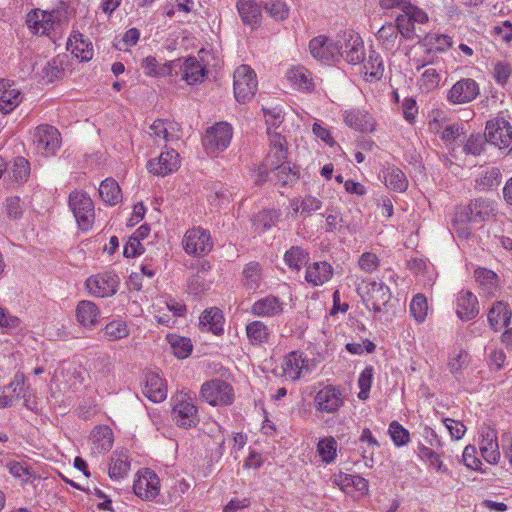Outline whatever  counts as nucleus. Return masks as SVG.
I'll return each instance as SVG.
<instances>
[{"label": "nucleus", "mask_w": 512, "mask_h": 512, "mask_svg": "<svg viewBox=\"0 0 512 512\" xmlns=\"http://www.w3.org/2000/svg\"><path fill=\"white\" fill-rule=\"evenodd\" d=\"M0 89H3L0 96V111L8 114L21 103V92L16 88H12V84L4 79L0 80Z\"/></svg>", "instance_id": "30"}, {"label": "nucleus", "mask_w": 512, "mask_h": 512, "mask_svg": "<svg viewBox=\"0 0 512 512\" xmlns=\"http://www.w3.org/2000/svg\"><path fill=\"white\" fill-rule=\"evenodd\" d=\"M332 276V265L326 261H320L307 266L305 280L313 286H320L328 282Z\"/></svg>", "instance_id": "23"}, {"label": "nucleus", "mask_w": 512, "mask_h": 512, "mask_svg": "<svg viewBox=\"0 0 512 512\" xmlns=\"http://www.w3.org/2000/svg\"><path fill=\"white\" fill-rule=\"evenodd\" d=\"M99 195L104 202L110 205H115L122 199L121 189L118 183L112 178H107L101 182Z\"/></svg>", "instance_id": "39"}, {"label": "nucleus", "mask_w": 512, "mask_h": 512, "mask_svg": "<svg viewBox=\"0 0 512 512\" xmlns=\"http://www.w3.org/2000/svg\"><path fill=\"white\" fill-rule=\"evenodd\" d=\"M469 363V354L460 349L457 352H454L448 359V369L449 371L458 379L459 375L462 374V371L467 367Z\"/></svg>", "instance_id": "44"}, {"label": "nucleus", "mask_w": 512, "mask_h": 512, "mask_svg": "<svg viewBox=\"0 0 512 512\" xmlns=\"http://www.w3.org/2000/svg\"><path fill=\"white\" fill-rule=\"evenodd\" d=\"M486 142L502 149L511 146L512 150V126L504 118L490 120L485 128Z\"/></svg>", "instance_id": "8"}, {"label": "nucleus", "mask_w": 512, "mask_h": 512, "mask_svg": "<svg viewBox=\"0 0 512 512\" xmlns=\"http://www.w3.org/2000/svg\"><path fill=\"white\" fill-rule=\"evenodd\" d=\"M172 418L179 427H195L198 422V409L187 394L177 397L172 409Z\"/></svg>", "instance_id": "10"}, {"label": "nucleus", "mask_w": 512, "mask_h": 512, "mask_svg": "<svg viewBox=\"0 0 512 512\" xmlns=\"http://www.w3.org/2000/svg\"><path fill=\"white\" fill-rule=\"evenodd\" d=\"M309 253L300 246H292L284 255L285 263L296 271L307 264Z\"/></svg>", "instance_id": "41"}, {"label": "nucleus", "mask_w": 512, "mask_h": 512, "mask_svg": "<svg viewBox=\"0 0 512 512\" xmlns=\"http://www.w3.org/2000/svg\"><path fill=\"white\" fill-rule=\"evenodd\" d=\"M511 316L512 312L508 305L502 301H497L488 312V322L494 331H498L502 327L509 326Z\"/></svg>", "instance_id": "31"}, {"label": "nucleus", "mask_w": 512, "mask_h": 512, "mask_svg": "<svg viewBox=\"0 0 512 512\" xmlns=\"http://www.w3.org/2000/svg\"><path fill=\"white\" fill-rule=\"evenodd\" d=\"M359 441L368 444L370 447V450H362V456L365 460V465L372 467L374 462L373 455L375 450L380 447V444L368 428L363 429Z\"/></svg>", "instance_id": "45"}, {"label": "nucleus", "mask_w": 512, "mask_h": 512, "mask_svg": "<svg viewBox=\"0 0 512 512\" xmlns=\"http://www.w3.org/2000/svg\"><path fill=\"white\" fill-rule=\"evenodd\" d=\"M262 282V267L258 262L246 264L243 270V285L247 290H257Z\"/></svg>", "instance_id": "37"}, {"label": "nucleus", "mask_w": 512, "mask_h": 512, "mask_svg": "<svg viewBox=\"0 0 512 512\" xmlns=\"http://www.w3.org/2000/svg\"><path fill=\"white\" fill-rule=\"evenodd\" d=\"M232 137V126L227 122H217L206 130L202 144L207 154L215 155L228 148Z\"/></svg>", "instance_id": "3"}, {"label": "nucleus", "mask_w": 512, "mask_h": 512, "mask_svg": "<svg viewBox=\"0 0 512 512\" xmlns=\"http://www.w3.org/2000/svg\"><path fill=\"white\" fill-rule=\"evenodd\" d=\"M485 135H471L466 144L464 145V151L468 154L472 155H480L483 151V146L485 144Z\"/></svg>", "instance_id": "63"}, {"label": "nucleus", "mask_w": 512, "mask_h": 512, "mask_svg": "<svg viewBox=\"0 0 512 512\" xmlns=\"http://www.w3.org/2000/svg\"><path fill=\"white\" fill-rule=\"evenodd\" d=\"M33 142L41 154L45 156H52L55 155L56 151L60 148V133L51 125H39L35 129Z\"/></svg>", "instance_id": "9"}, {"label": "nucleus", "mask_w": 512, "mask_h": 512, "mask_svg": "<svg viewBox=\"0 0 512 512\" xmlns=\"http://www.w3.org/2000/svg\"><path fill=\"white\" fill-rule=\"evenodd\" d=\"M298 202V200L293 201V209L296 213L300 211L301 215L304 217L310 216L313 212L321 209L322 207V201L311 195L305 196L300 203Z\"/></svg>", "instance_id": "47"}, {"label": "nucleus", "mask_w": 512, "mask_h": 512, "mask_svg": "<svg viewBox=\"0 0 512 512\" xmlns=\"http://www.w3.org/2000/svg\"><path fill=\"white\" fill-rule=\"evenodd\" d=\"M284 306L285 303L279 297L270 294L255 301L251 313L257 317L273 318L283 313Z\"/></svg>", "instance_id": "18"}, {"label": "nucleus", "mask_w": 512, "mask_h": 512, "mask_svg": "<svg viewBox=\"0 0 512 512\" xmlns=\"http://www.w3.org/2000/svg\"><path fill=\"white\" fill-rule=\"evenodd\" d=\"M206 66H185L182 78L190 85L202 82L207 75Z\"/></svg>", "instance_id": "59"}, {"label": "nucleus", "mask_w": 512, "mask_h": 512, "mask_svg": "<svg viewBox=\"0 0 512 512\" xmlns=\"http://www.w3.org/2000/svg\"><path fill=\"white\" fill-rule=\"evenodd\" d=\"M266 124L270 127L277 128L283 121L282 109L279 107L263 108Z\"/></svg>", "instance_id": "64"}, {"label": "nucleus", "mask_w": 512, "mask_h": 512, "mask_svg": "<svg viewBox=\"0 0 512 512\" xmlns=\"http://www.w3.org/2000/svg\"><path fill=\"white\" fill-rule=\"evenodd\" d=\"M200 396L212 406H228L234 401V390L226 381L213 379L202 384Z\"/></svg>", "instance_id": "5"}, {"label": "nucleus", "mask_w": 512, "mask_h": 512, "mask_svg": "<svg viewBox=\"0 0 512 512\" xmlns=\"http://www.w3.org/2000/svg\"><path fill=\"white\" fill-rule=\"evenodd\" d=\"M224 317L222 311L217 307L205 309L200 318L199 326L202 331L212 332L215 335L223 333Z\"/></svg>", "instance_id": "24"}, {"label": "nucleus", "mask_w": 512, "mask_h": 512, "mask_svg": "<svg viewBox=\"0 0 512 512\" xmlns=\"http://www.w3.org/2000/svg\"><path fill=\"white\" fill-rule=\"evenodd\" d=\"M246 335L252 345H262L269 341L271 331L264 322L255 320L247 324Z\"/></svg>", "instance_id": "36"}, {"label": "nucleus", "mask_w": 512, "mask_h": 512, "mask_svg": "<svg viewBox=\"0 0 512 512\" xmlns=\"http://www.w3.org/2000/svg\"><path fill=\"white\" fill-rule=\"evenodd\" d=\"M273 176L270 181L281 187L293 185L299 179V170L290 162L282 163V165L271 170Z\"/></svg>", "instance_id": "32"}, {"label": "nucleus", "mask_w": 512, "mask_h": 512, "mask_svg": "<svg viewBox=\"0 0 512 512\" xmlns=\"http://www.w3.org/2000/svg\"><path fill=\"white\" fill-rule=\"evenodd\" d=\"M470 202L471 207L474 209L477 222H485L489 218L495 217L498 213L497 204L493 200L479 197Z\"/></svg>", "instance_id": "35"}, {"label": "nucleus", "mask_w": 512, "mask_h": 512, "mask_svg": "<svg viewBox=\"0 0 512 512\" xmlns=\"http://www.w3.org/2000/svg\"><path fill=\"white\" fill-rule=\"evenodd\" d=\"M130 469V463L127 458L112 459V464L109 467V477L112 480H119L124 478Z\"/></svg>", "instance_id": "58"}, {"label": "nucleus", "mask_w": 512, "mask_h": 512, "mask_svg": "<svg viewBox=\"0 0 512 512\" xmlns=\"http://www.w3.org/2000/svg\"><path fill=\"white\" fill-rule=\"evenodd\" d=\"M180 127L178 123L157 119L149 127V137L152 138L157 146L165 145L168 142L179 140Z\"/></svg>", "instance_id": "15"}, {"label": "nucleus", "mask_w": 512, "mask_h": 512, "mask_svg": "<svg viewBox=\"0 0 512 512\" xmlns=\"http://www.w3.org/2000/svg\"><path fill=\"white\" fill-rule=\"evenodd\" d=\"M5 212L9 219L19 220L23 215L22 201L17 196H11L6 199Z\"/></svg>", "instance_id": "60"}, {"label": "nucleus", "mask_w": 512, "mask_h": 512, "mask_svg": "<svg viewBox=\"0 0 512 512\" xmlns=\"http://www.w3.org/2000/svg\"><path fill=\"white\" fill-rule=\"evenodd\" d=\"M9 174L18 183L27 181L30 175V163L24 157H16Z\"/></svg>", "instance_id": "49"}, {"label": "nucleus", "mask_w": 512, "mask_h": 512, "mask_svg": "<svg viewBox=\"0 0 512 512\" xmlns=\"http://www.w3.org/2000/svg\"><path fill=\"white\" fill-rule=\"evenodd\" d=\"M69 207L82 231H88L92 228L95 211L93 201L87 193L80 191L70 193Z\"/></svg>", "instance_id": "4"}, {"label": "nucleus", "mask_w": 512, "mask_h": 512, "mask_svg": "<svg viewBox=\"0 0 512 512\" xmlns=\"http://www.w3.org/2000/svg\"><path fill=\"white\" fill-rule=\"evenodd\" d=\"M337 442L333 437L321 439L317 445V452L322 461L331 463L335 460L337 454Z\"/></svg>", "instance_id": "48"}, {"label": "nucleus", "mask_w": 512, "mask_h": 512, "mask_svg": "<svg viewBox=\"0 0 512 512\" xmlns=\"http://www.w3.org/2000/svg\"><path fill=\"white\" fill-rule=\"evenodd\" d=\"M314 405L317 411L335 413L343 405L342 394L336 387L327 385L316 393Z\"/></svg>", "instance_id": "16"}, {"label": "nucleus", "mask_w": 512, "mask_h": 512, "mask_svg": "<svg viewBox=\"0 0 512 512\" xmlns=\"http://www.w3.org/2000/svg\"><path fill=\"white\" fill-rule=\"evenodd\" d=\"M237 10L245 25L250 26L252 29L257 28L261 23V9L254 0H238Z\"/></svg>", "instance_id": "26"}, {"label": "nucleus", "mask_w": 512, "mask_h": 512, "mask_svg": "<svg viewBox=\"0 0 512 512\" xmlns=\"http://www.w3.org/2000/svg\"><path fill=\"white\" fill-rule=\"evenodd\" d=\"M308 362L303 357V353L298 351L290 352L283 362V371L286 378L292 381L298 380L303 372L310 371Z\"/></svg>", "instance_id": "22"}, {"label": "nucleus", "mask_w": 512, "mask_h": 512, "mask_svg": "<svg viewBox=\"0 0 512 512\" xmlns=\"http://www.w3.org/2000/svg\"><path fill=\"white\" fill-rule=\"evenodd\" d=\"M427 310L428 304L426 297L423 294L415 295L410 303V313L418 323L425 320Z\"/></svg>", "instance_id": "52"}, {"label": "nucleus", "mask_w": 512, "mask_h": 512, "mask_svg": "<svg viewBox=\"0 0 512 512\" xmlns=\"http://www.w3.org/2000/svg\"><path fill=\"white\" fill-rule=\"evenodd\" d=\"M92 450L96 453H105L112 448L113 432L106 425L96 426L91 432Z\"/></svg>", "instance_id": "33"}, {"label": "nucleus", "mask_w": 512, "mask_h": 512, "mask_svg": "<svg viewBox=\"0 0 512 512\" xmlns=\"http://www.w3.org/2000/svg\"><path fill=\"white\" fill-rule=\"evenodd\" d=\"M388 431L396 446L406 445L410 441L409 432L397 421L390 423Z\"/></svg>", "instance_id": "57"}, {"label": "nucleus", "mask_w": 512, "mask_h": 512, "mask_svg": "<svg viewBox=\"0 0 512 512\" xmlns=\"http://www.w3.org/2000/svg\"><path fill=\"white\" fill-rule=\"evenodd\" d=\"M180 167L179 154L175 149H167L158 157L151 159L147 163V169L150 173L164 177L175 172Z\"/></svg>", "instance_id": "13"}, {"label": "nucleus", "mask_w": 512, "mask_h": 512, "mask_svg": "<svg viewBox=\"0 0 512 512\" xmlns=\"http://www.w3.org/2000/svg\"><path fill=\"white\" fill-rule=\"evenodd\" d=\"M419 456L426 461H429L431 467L435 468L438 472L447 473L448 469L440 459V455L426 446L419 447Z\"/></svg>", "instance_id": "55"}, {"label": "nucleus", "mask_w": 512, "mask_h": 512, "mask_svg": "<svg viewBox=\"0 0 512 512\" xmlns=\"http://www.w3.org/2000/svg\"><path fill=\"white\" fill-rule=\"evenodd\" d=\"M390 299V288L384 283L373 281L368 285L365 303L366 306L371 308L374 312H384L385 307L389 303Z\"/></svg>", "instance_id": "17"}, {"label": "nucleus", "mask_w": 512, "mask_h": 512, "mask_svg": "<svg viewBox=\"0 0 512 512\" xmlns=\"http://www.w3.org/2000/svg\"><path fill=\"white\" fill-rule=\"evenodd\" d=\"M73 43H75V47L72 48V53H75L76 57L80 58L81 61H89L92 57V52L90 50H85V47H88V44L83 40V35L81 33H74L68 40V47H73Z\"/></svg>", "instance_id": "51"}, {"label": "nucleus", "mask_w": 512, "mask_h": 512, "mask_svg": "<svg viewBox=\"0 0 512 512\" xmlns=\"http://www.w3.org/2000/svg\"><path fill=\"white\" fill-rule=\"evenodd\" d=\"M269 134V151L263 160L265 166H270V169H274L282 163H288L286 161L288 155V147L287 142L284 136L279 133H271L268 130Z\"/></svg>", "instance_id": "14"}, {"label": "nucleus", "mask_w": 512, "mask_h": 512, "mask_svg": "<svg viewBox=\"0 0 512 512\" xmlns=\"http://www.w3.org/2000/svg\"><path fill=\"white\" fill-rule=\"evenodd\" d=\"M234 95L238 102L246 103L257 90L256 73L251 66H237L233 74Z\"/></svg>", "instance_id": "6"}, {"label": "nucleus", "mask_w": 512, "mask_h": 512, "mask_svg": "<svg viewBox=\"0 0 512 512\" xmlns=\"http://www.w3.org/2000/svg\"><path fill=\"white\" fill-rule=\"evenodd\" d=\"M143 393L153 402L163 401L167 396V390L162 378L156 373H147Z\"/></svg>", "instance_id": "29"}, {"label": "nucleus", "mask_w": 512, "mask_h": 512, "mask_svg": "<svg viewBox=\"0 0 512 512\" xmlns=\"http://www.w3.org/2000/svg\"><path fill=\"white\" fill-rule=\"evenodd\" d=\"M373 381V367H366L359 375L358 378V386L360 388V392L358 393V398L361 400H366L369 397V391Z\"/></svg>", "instance_id": "54"}, {"label": "nucleus", "mask_w": 512, "mask_h": 512, "mask_svg": "<svg viewBox=\"0 0 512 512\" xmlns=\"http://www.w3.org/2000/svg\"><path fill=\"white\" fill-rule=\"evenodd\" d=\"M334 482L340 489L345 490L348 487H354L355 490L365 493L368 491V481L359 476L346 473H340L335 476Z\"/></svg>", "instance_id": "40"}, {"label": "nucleus", "mask_w": 512, "mask_h": 512, "mask_svg": "<svg viewBox=\"0 0 512 512\" xmlns=\"http://www.w3.org/2000/svg\"><path fill=\"white\" fill-rule=\"evenodd\" d=\"M479 93L477 83L472 79L458 81L450 89L448 99L455 104L472 101Z\"/></svg>", "instance_id": "21"}, {"label": "nucleus", "mask_w": 512, "mask_h": 512, "mask_svg": "<svg viewBox=\"0 0 512 512\" xmlns=\"http://www.w3.org/2000/svg\"><path fill=\"white\" fill-rule=\"evenodd\" d=\"M385 184L388 188L396 192H403L408 187V181L405 174L399 168H389L384 172Z\"/></svg>", "instance_id": "42"}, {"label": "nucleus", "mask_w": 512, "mask_h": 512, "mask_svg": "<svg viewBox=\"0 0 512 512\" xmlns=\"http://www.w3.org/2000/svg\"><path fill=\"white\" fill-rule=\"evenodd\" d=\"M476 281L488 296H493L498 287V275L492 270L479 267L474 272Z\"/></svg>", "instance_id": "38"}, {"label": "nucleus", "mask_w": 512, "mask_h": 512, "mask_svg": "<svg viewBox=\"0 0 512 512\" xmlns=\"http://www.w3.org/2000/svg\"><path fill=\"white\" fill-rule=\"evenodd\" d=\"M26 23L34 34L49 35L55 24L53 12L33 10L27 14Z\"/></svg>", "instance_id": "19"}, {"label": "nucleus", "mask_w": 512, "mask_h": 512, "mask_svg": "<svg viewBox=\"0 0 512 512\" xmlns=\"http://www.w3.org/2000/svg\"><path fill=\"white\" fill-rule=\"evenodd\" d=\"M103 332L107 340L116 341L126 338L130 329L125 321L113 320L105 325Z\"/></svg>", "instance_id": "43"}, {"label": "nucleus", "mask_w": 512, "mask_h": 512, "mask_svg": "<svg viewBox=\"0 0 512 512\" xmlns=\"http://www.w3.org/2000/svg\"><path fill=\"white\" fill-rule=\"evenodd\" d=\"M212 281L201 273H195L188 279L187 290L190 294L200 295L210 289Z\"/></svg>", "instance_id": "50"}, {"label": "nucleus", "mask_w": 512, "mask_h": 512, "mask_svg": "<svg viewBox=\"0 0 512 512\" xmlns=\"http://www.w3.org/2000/svg\"><path fill=\"white\" fill-rule=\"evenodd\" d=\"M264 8L275 20L282 21L288 17V8L285 2L281 0H269Z\"/></svg>", "instance_id": "56"}, {"label": "nucleus", "mask_w": 512, "mask_h": 512, "mask_svg": "<svg viewBox=\"0 0 512 512\" xmlns=\"http://www.w3.org/2000/svg\"><path fill=\"white\" fill-rule=\"evenodd\" d=\"M287 79L295 89L300 91L311 92L314 89L311 72L305 66H292L287 72Z\"/></svg>", "instance_id": "28"}, {"label": "nucleus", "mask_w": 512, "mask_h": 512, "mask_svg": "<svg viewBox=\"0 0 512 512\" xmlns=\"http://www.w3.org/2000/svg\"><path fill=\"white\" fill-rule=\"evenodd\" d=\"M343 117L346 125L357 131L372 132L374 130V119L366 111H361L358 109L345 111Z\"/></svg>", "instance_id": "25"}, {"label": "nucleus", "mask_w": 512, "mask_h": 512, "mask_svg": "<svg viewBox=\"0 0 512 512\" xmlns=\"http://www.w3.org/2000/svg\"><path fill=\"white\" fill-rule=\"evenodd\" d=\"M480 451L488 463H497L500 459L497 432L494 428L484 427L481 430Z\"/></svg>", "instance_id": "20"}, {"label": "nucleus", "mask_w": 512, "mask_h": 512, "mask_svg": "<svg viewBox=\"0 0 512 512\" xmlns=\"http://www.w3.org/2000/svg\"><path fill=\"white\" fill-rule=\"evenodd\" d=\"M9 472L16 478H19L23 483H33L36 479L35 473L30 471L26 466H23L19 462H15L10 465Z\"/></svg>", "instance_id": "61"}, {"label": "nucleus", "mask_w": 512, "mask_h": 512, "mask_svg": "<svg viewBox=\"0 0 512 512\" xmlns=\"http://www.w3.org/2000/svg\"><path fill=\"white\" fill-rule=\"evenodd\" d=\"M457 316L464 321L475 318L478 313L477 297L470 291H463L457 298Z\"/></svg>", "instance_id": "27"}, {"label": "nucleus", "mask_w": 512, "mask_h": 512, "mask_svg": "<svg viewBox=\"0 0 512 512\" xmlns=\"http://www.w3.org/2000/svg\"><path fill=\"white\" fill-rule=\"evenodd\" d=\"M358 264L360 269L364 272L372 273L379 267L380 260L376 254L372 252H365L360 256Z\"/></svg>", "instance_id": "62"}, {"label": "nucleus", "mask_w": 512, "mask_h": 512, "mask_svg": "<svg viewBox=\"0 0 512 512\" xmlns=\"http://www.w3.org/2000/svg\"><path fill=\"white\" fill-rule=\"evenodd\" d=\"M428 19L427 13L419 7L408 6L407 10L396 17V27L405 39H421L425 31L417 25L427 23Z\"/></svg>", "instance_id": "2"}, {"label": "nucleus", "mask_w": 512, "mask_h": 512, "mask_svg": "<svg viewBox=\"0 0 512 512\" xmlns=\"http://www.w3.org/2000/svg\"><path fill=\"white\" fill-rule=\"evenodd\" d=\"M182 244L185 252L194 256L206 255L213 247L210 232L201 227L186 231Z\"/></svg>", "instance_id": "7"}, {"label": "nucleus", "mask_w": 512, "mask_h": 512, "mask_svg": "<svg viewBox=\"0 0 512 512\" xmlns=\"http://www.w3.org/2000/svg\"><path fill=\"white\" fill-rule=\"evenodd\" d=\"M134 493L143 500L152 501L160 492V480L157 474L145 469L133 484Z\"/></svg>", "instance_id": "12"}, {"label": "nucleus", "mask_w": 512, "mask_h": 512, "mask_svg": "<svg viewBox=\"0 0 512 512\" xmlns=\"http://www.w3.org/2000/svg\"><path fill=\"white\" fill-rule=\"evenodd\" d=\"M77 320L85 327L94 326L100 317L98 307L91 301H80L76 308Z\"/></svg>", "instance_id": "34"}, {"label": "nucleus", "mask_w": 512, "mask_h": 512, "mask_svg": "<svg viewBox=\"0 0 512 512\" xmlns=\"http://www.w3.org/2000/svg\"><path fill=\"white\" fill-rule=\"evenodd\" d=\"M309 51L319 62H340L361 64L365 60L364 44L361 37L353 32H344L343 41L318 35L309 41Z\"/></svg>", "instance_id": "1"}, {"label": "nucleus", "mask_w": 512, "mask_h": 512, "mask_svg": "<svg viewBox=\"0 0 512 512\" xmlns=\"http://www.w3.org/2000/svg\"><path fill=\"white\" fill-rule=\"evenodd\" d=\"M32 67L33 70L36 68V66ZM37 68L35 73L39 76L38 81L43 84L51 83L63 74L62 66H37Z\"/></svg>", "instance_id": "53"}, {"label": "nucleus", "mask_w": 512, "mask_h": 512, "mask_svg": "<svg viewBox=\"0 0 512 512\" xmlns=\"http://www.w3.org/2000/svg\"><path fill=\"white\" fill-rule=\"evenodd\" d=\"M118 284V276L111 272L97 274L86 280V287L89 293L97 297L114 295L117 292Z\"/></svg>", "instance_id": "11"}, {"label": "nucleus", "mask_w": 512, "mask_h": 512, "mask_svg": "<svg viewBox=\"0 0 512 512\" xmlns=\"http://www.w3.org/2000/svg\"><path fill=\"white\" fill-rule=\"evenodd\" d=\"M169 343L173 349V353L179 359H184L192 352V343L189 338L181 337L177 335L168 336Z\"/></svg>", "instance_id": "46"}]
</instances>
